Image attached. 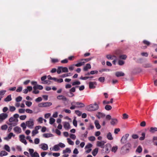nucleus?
Listing matches in <instances>:
<instances>
[{"label":"nucleus","instance_id":"obj_24","mask_svg":"<svg viewBox=\"0 0 157 157\" xmlns=\"http://www.w3.org/2000/svg\"><path fill=\"white\" fill-rule=\"evenodd\" d=\"M75 102L74 101H73L71 103V104L72 106L70 107V109H75V108H77L76 105H75Z\"/></svg>","mask_w":157,"mask_h":157},{"label":"nucleus","instance_id":"obj_60","mask_svg":"<svg viewBox=\"0 0 157 157\" xmlns=\"http://www.w3.org/2000/svg\"><path fill=\"white\" fill-rule=\"evenodd\" d=\"M22 86H19L16 90V91L17 92H20L22 91Z\"/></svg>","mask_w":157,"mask_h":157},{"label":"nucleus","instance_id":"obj_39","mask_svg":"<svg viewBox=\"0 0 157 157\" xmlns=\"http://www.w3.org/2000/svg\"><path fill=\"white\" fill-rule=\"evenodd\" d=\"M62 71L63 72H68V70L67 67H62Z\"/></svg>","mask_w":157,"mask_h":157},{"label":"nucleus","instance_id":"obj_10","mask_svg":"<svg viewBox=\"0 0 157 157\" xmlns=\"http://www.w3.org/2000/svg\"><path fill=\"white\" fill-rule=\"evenodd\" d=\"M57 98L59 100H62L64 101H67V98L64 96L63 95H58L57 97Z\"/></svg>","mask_w":157,"mask_h":157},{"label":"nucleus","instance_id":"obj_17","mask_svg":"<svg viewBox=\"0 0 157 157\" xmlns=\"http://www.w3.org/2000/svg\"><path fill=\"white\" fill-rule=\"evenodd\" d=\"M98 150V148H96L94 149L92 152V154L94 156H95L97 154Z\"/></svg>","mask_w":157,"mask_h":157},{"label":"nucleus","instance_id":"obj_30","mask_svg":"<svg viewBox=\"0 0 157 157\" xmlns=\"http://www.w3.org/2000/svg\"><path fill=\"white\" fill-rule=\"evenodd\" d=\"M14 130L15 132H18V133H20L21 131V128H20L17 127H15L14 128Z\"/></svg>","mask_w":157,"mask_h":157},{"label":"nucleus","instance_id":"obj_51","mask_svg":"<svg viewBox=\"0 0 157 157\" xmlns=\"http://www.w3.org/2000/svg\"><path fill=\"white\" fill-rule=\"evenodd\" d=\"M92 147V145L90 143L86 145L85 147V148L86 149V148L90 149Z\"/></svg>","mask_w":157,"mask_h":157},{"label":"nucleus","instance_id":"obj_37","mask_svg":"<svg viewBox=\"0 0 157 157\" xmlns=\"http://www.w3.org/2000/svg\"><path fill=\"white\" fill-rule=\"evenodd\" d=\"M13 135V133L12 132L10 133L9 134L8 136L7 137H6L4 138V139L5 140H7V138H9V139H10L12 137Z\"/></svg>","mask_w":157,"mask_h":157},{"label":"nucleus","instance_id":"obj_43","mask_svg":"<svg viewBox=\"0 0 157 157\" xmlns=\"http://www.w3.org/2000/svg\"><path fill=\"white\" fill-rule=\"evenodd\" d=\"M62 67H58L57 72L58 74H60L61 72L62 71Z\"/></svg>","mask_w":157,"mask_h":157},{"label":"nucleus","instance_id":"obj_35","mask_svg":"<svg viewBox=\"0 0 157 157\" xmlns=\"http://www.w3.org/2000/svg\"><path fill=\"white\" fill-rule=\"evenodd\" d=\"M117 149L118 147L117 146H113L112 148L111 151H112L115 153L117 151Z\"/></svg>","mask_w":157,"mask_h":157},{"label":"nucleus","instance_id":"obj_6","mask_svg":"<svg viewBox=\"0 0 157 157\" xmlns=\"http://www.w3.org/2000/svg\"><path fill=\"white\" fill-rule=\"evenodd\" d=\"M105 142L104 141H98L97 142V145L98 147H100L102 148H104L105 144Z\"/></svg>","mask_w":157,"mask_h":157},{"label":"nucleus","instance_id":"obj_41","mask_svg":"<svg viewBox=\"0 0 157 157\" xmlns=\"http://www.w3.org/2000/svg\"><path fill=\"white\" fill-rule=\"evenodd\" d=\"M38 132V131L36 129H35L32 132V136H34Z\"/></svg>","mask_w":157,"mask_h":157},{"label":"nucleus","instance_id":"obj_46","mask_svg":"<svg viewBox=\"0 0 157 157\" xmlns=\"http://www.w3.org/2000/svg\"><path fill=\"white\" fill-rule=\"evenodd\" d=\"M81 84V82L80 81H75L73 82L72 83V86H75V85H80Z\"/></svg>","mask_w":157,"mask_h":157},{"label":"nucleus","instance_id":"obj_55","mask_svg":"<svg viewBox=\"0 0 157 157\" xmlns=\"http://www.w3.org/2000/svg\"><path fill=\"white\" fill-rule=\"evenodd\" d=\"M17 119L14 118V117H11L9 119V121L10 122H13L15 121Z\"/></svg>","mask_w":157,"mask_h":157},{"label":"nucleus","instance_id":"obj_40","mask_svg":"<svg viewBox=\"0 0 157 157\" xmlns=\"http://www.w3.org/2000/svg\"><path fill=\"white\" fill-rule=\"evenodd\" d=\"M141 135L142 136L140 137L139 139L140 140H144L145 139V134L144 132H143L142 133Z\"/></svg>","mask_w":157,"mask_h":157},{"label":"nucleus","instance_id":"obj_22","mask_svg":"<svg viewBox=\"0 0 157 157\" xmlns=\"http://www.w3.org/2000/svg\"><path fill=\"white\" fill-rule=\"evenodd\" d=\"M71 150L69 148H67L65 150H63V154H64L66 153H70L71 152Z\"/></svg>","mask_w":157,"mask_h":157},{"label":"nucleus","instance_id":"obj_26","mask_svg":"<svg viewBox=\"0 0 157 157\" xmlns=\"http://www.w3.org/2000/svg\"><path fill=\"white\" fill-rule=\"evenodd\" d=\"M117 123V120L116 119H112L110 122L111 124L112 125H114Z\"/></svg>","mask_w":157,"mask_h":157},{"label":"nucleus","instance_id":"obj_44","mask_svg":"<svg viewBox=\"0 0 157 157\" xmlns=\"http://www.w3.org/2000/svg\"><path fill=\"white\" fill-rule=\"evenodd\" d=\"M44 103L45 107H49L52 104V103L50 102H44Z\"/></svg>","mask_w":157,"mask_h":157},{"label":"nucleus","instance_id":"obj_4","mask_svg":"<svg viewBox=\"0 0 157 157\" xmlns=\"http://www.w3.org/2000/svg\"><path fill=\"white\" fill-rule=\"evenodd\" d=\"M129 136L128 134H126L125 135L123 136L121 140V142L122 144H124L126 142L127 139Z\"/></svg>","mask_w":157,"mask_h":157},{"label":"nucleus","instance_id":"obj_11","mask_svg":"<svg viewBox=\"0 0 157 157\" xmlns=\"http://www.w3.org/2000/svg\"><path fill=\"white\" fill-rule=\"evenodd\" d=\"M115 75L117 77H119L120 76H123L125 74L124 73L121 71H117L115 73Z\"/></svg>","mask_w":157,"mask_h":157},{"label":"nucleus","instance_id":"obj_48","mask_svg":"<svg viewBox=\"0 0 157 157\" xmlns=\"http://www.w3.org/2000/svg\"><path fill=\"white\" fill-rule=\"evenodd\" d=\"M8 128V126L6 124L2 125L1 127V129L2 130H6Z\"/></svg>","mask_w":157,"mask_h":157},{"label":"nucleus","instance_id":"obj_63","mask_svg":"<svg viewBox=\"0 0 157 157\" xmlns=\"http://www.w3.org/2000/svg\"><path fill=\"white\" fill-rule=\"evenodd\" d=\"M26 117V116L25 115H21L20 117V119L22 120H24Z\"/></svg>","mask_w":157,"mask_h":157},{"label":"nucleus","instance_id":"obj_13","mask_svg":"<svg viewBox=\"0 0 157 157\" xmlns=\"http://www.w3.org/2000/svg\"><path fill=\"white\" fill-rule=\"evenodd\" d=\"M91 68V66L90 64L87 63V64L86 66H85L83 68V70L84 71H87L88 69H90Z\"/></svg>","mask_w":157,"mask_h":157},{"label":"nucleus","instance_id":"obj_64","mask_svg":"<svg viewBox=\"0 0 157 157\" xmlns=\"http://www.w3.org/2000/svg\"><path fill=\"white\" fill-rule=\"evenodd\" d=\"M58 145L59 147H61V148L64 147L65 146V145L64 144L61 143H59L58 144Z\"/></svg>","mask_w":157,"mask_h":157},{"label":"nucleus","instance_id":"obj_20","mask_svg":"<svg viewBox=\"0 0 157 157\" xmlns=\"http://www.w3.org/2000/svg\"><path fill=\"white\" fill-rule=\"evenodd\" d=\"M12 100L11 95H8L5 99L4 101L6 102L10 101Z\"/></svg>","mask_w":157,"mask_h":157},{"label":"nucleus","instance_id":"obj_59","mask_svg":"<svg viewBox=\"0 0 157 157\" xmlns=\"http://www.w3.org/2000/svg\"><path fill=\"white\" fill-rule=\"evenodd\" d=\"M42 100V99L41 97H39L35 99V101L38 102L41 101Z\"/></svg>","mask_w":157,"mask_h":157},{"label":"nucleus","instance_id":"obj_5","mask_svg":"<svg viewBox=\"0 0 157 157\" xmlns=\"http://www.w3.org/2000/svg\"><path fill=\"white\" fill-rule=\"evenodd\" d=\"M97 84L95 82H89V88L90 89H94L96 87Z\"/></svg>","mask_w":157,"mask_h":157},{"label":"nucleus","instance_id":"obj_25","mask_svg":"<svg viewBox=\"0 0 157 157\" xmlns=\"http://www.w3.org/2000/svg\"><path fill=\"white\" fill-rule=\"evenodd\" d=\"M71 75V74L70 73L64 74L63 75H62L59 76L61 78H64L65 77H68L69 76Z\"/></svg>","mask_w":157,"mask_h":157},{"label":"nucleus","instance_id":"obj_1","mask_svg":"<svg viewBox=\"0 0 157 157\" xmlns=\"http://www.w3.org/2000/svg\"><path fill=\"white\" fill-rule=\"evenodd\" d=\"M99 108L98 105L96 103L94 104H91L86 107V109L90 111H95Z\"/></svg>","mask_w":157,"mask_h":157},{"label":"nucleus","instance_id":"obj_34","mask_svg":"<svg viewBox=\"0 0 157 157\" xmlns=\"http://www.w3.org/2000/svg\"><path fill=\"white\" fill-rule=\"evenodd\" d=\"M142 150V149L141 147L140 146H139L137 148L136 151L137 152H138L139 153H141Z\"/></svg>","mask_w":157,"mask_h":157},{"label":"nucleus","instance_id":"obj_31","mask_svg":"<svg viewBox=\"0 0 157 157\" xmlns=\"http://www.w3.org/2000/svg\"><path fill=\"white\" fill-rule=\"evenodd\" d=\"M107 137L108 139L110 140H112L113 139L111 133L110 132L108 133Z\"/></svg>","mask_w":157,"mask_h":157},{"label":"nucleus","instance_id":"obj_27","mask_svg":"<svg viewBox=\"0 0 157 157\" xmlns=\"http://www.w3.org/2000/svg\"><path fill=\"white\" fill-rule=\"evenodd\" d=\"M84 64V62L81 61L78 63H77L75 65V66L77 67H80Z\"/></svg>","mask_w":157,"mask_h":157},{"label":"nucleus","instance_id":"obj_21","mask_svg":"<svg viewBox=\"0 0 157 157\" xmlns=\"http://www.w3.org/2000/svg\"><path fill=\"white\" fill-rule=\"evenodd\" d=\"M8 153L5 151H2L0 152V156L1 157L7 155Z\"/></svg>","mask_w":157,"mask_h":157},{"label":"nucleus","instance_id":"obj_29","mask_svg":"<svg viewBox=\"0 0 157 157\" xmlns=\"http://www.w3.org/2000/svg\"><path fill=\"white\" fill-rule=\"evenodd\" d=\"M93 58V57H92L91 58H88L87 59H82L81 60V61H83L84 62V63L87 62H88L90 60Z\"/></svg>","mask_w":157,"mask_h":157},{"label":"nucleus","instance_id":"obj_42","mask_svg":"<svg viewBox=\"0 0 157 157\" xmlns=\"http://www.w3.org/2000/svg\"><path fill=\"white\" fill-rule=\"evenodd\" d=\"M26 124L25 123L23 122L22 123L21 125V126L23 128V129L24 130L26 128Z\"/></svg>","mask_w":157,"mask_h":157},{"label":"nucleus","instance_id":"obj_14","mask_svg":"<svg viewBox=\"0 0 157 157\" xmlns=\"http://www.w3.org/2000/svg\"><path fill=\"white\" fill-rule=\"evenodd\" d=\"M94 124L96 128L99 129L101 128V125L99 123V122L98 120H95L94 121Z\"/></svg>","mask_w":157,"mask_h":157},{"label":"nucleus","instance_id":"obj_45","mask_svg":"<svg viewBox=\"0 0 157 157\" xmlns=\"http://www.w3.org/2000/svg\"><path fill=\"white\" fill-rule=\"evenodd\" d=\"M67 142L68 144L71 145H73L74 144V142L72 141L70 138L67 139Z\"/></svg>","mask_w":157,"mask_h":157},{"label":"nucleus","instance_id":"obj_62","mask_svg":"<svg viewBox=\"0 0 157 157\" xmlns=\"http://www.w3.org/2000/svg\"><path fill=\"white\" fill-rule=\"evenodd\" d=\"M70 137L73 140H75L76 139V136L75 134H71L70 135Z\"/></svg>","mask_w":157,"mask_h":157},{"label":"nucleus","instance_id":"obj_23","mask_svg":"<svg viewBox=\"0 0 157 157\" xmlns=\"http://www.w3.org/2000/svg\"><path fill=\"white\" fill-rule=\"evenodd\" d=\"M59 149V147L58 144L55 145L53 148V150L55 151H58Z\"/></svg>","mask_w":157,"mask_h":157},{"label":"nucleus","instance_id":"obj_19","mask_svg":"<svg viewBox=\"0 0 157 157\" xmlns=\"http://www.w3.org/2000/svg\"><path fill=\"white\" fill-rule=\"evenodd\" d=\"M53 136V134L51 133H45L43 134V136L46 138H49Z\"/></svg>","mask_w":157,"mask_h":157},{"label":"nucleus","instance_id":"obj_7","mask_svg":"<svg viewBox=\"0 0 157 157\" xmlns=\"http://www.w3.org/2000/svg\"><path fill=\"white\" fill-rule=\"evenodd\" d=\"M20 139V141L22 143L24 144L25 145L27 144L26 140L25 139V136L24 135H21L19 136Z\"/></svg>","mask_w":157,"mask_h":157},{"label":"nucleus","instance_id":"obj_61","mask_svg":"<svg viewBox=\"0 0 157 157\" xmlns=\"http://www.w3.org/2000/svg\"><path fill=\"white\" fill-rule=\"evenodd\" d=\"M29 151L31 156H32L34 153V150L32 149H29Z\"/></svg>","mask_w":157,"mask_h":157},{"label":"nucleus","instance_id":"obj_56","mask_svg":"<svg viewBox=\"0 0 157 157\" xmlns=\"http://www.w3.org/2000/svg\"><path fill=\"white\" fill-rule=\"evenodd\" d=\"M16 109V108L13 106H10V110L11 112H13Z\"/></svg>","mask_w":157,"mask_h":157},{"label":"nucleus","instance_id":"obj_58","mask_svg":"<svg viewBox=\"0 0 157 157\" xmlns=\"http://www.w3.org/2000/svg\"><path fill=\"white\" fill-rule=\"evenodd\" d=\"M89 140L91 141H94L95 140V138L94 136H91L89 137Z\"/></svg>","mask_w":157,"mask_h":157},{"label":"nucleus","instance_id":"obj_18","mask_svg":"<svg viewBox=\"0 0 157 157\" xmlns=\"http://www.w3.org/2000/svg\"><path fill=\"white\" fill-rule=\"evenodd\" d=\"M41 148L44 150H46L48 149V146L47 144H41Z\"/></svg>","mask_w":157,"mask_h":157},{"label":"nucleus","instance_id":"obj_15","mask_svg":"<svg viewBox=\"0 0 157 157\" xmlns=\"http://www.w3.org/2000/svg\"><path fill=\"white\" fill-rule=\"evenodd\" d=\"M33 90H36L38 89L39 90H41L43 89V87L42 86L40 85H36V86H34L33 87Z\"/></svg>","mask_w":157,"mask_h":157},{"label":"nucleus","instance_id":"obj_57","mask_svg":"<svg viewBox=\"0 0 157 157\" xmlns=\"http://www.w3.org/2000/svg\"><path fill=\"white\" fill-rule=\"evenodd\" d=\"M105 80V78L104 77H100L98 78L99 81L100 82H103Z\"/></svg>","mask_w":157,"mask_h":157},{"label":"nucleus","instance_id":"obj_54","mask_svg":"<svg viewBox=\"0 0 157 157\" xmlns=\"http://www.w3.org/2000/svg\"><path fill=\"white\" fill-rule=\"evenodd\" d=\"M25 104L28 107H30L32 105V102L30 101H26L25 102Z\"/></svg>","mask_w":157,"mask_h":157},{"label":"nucleus","instance_id":"obj_49","mask_svg":"<svg viewBox=\"0 0 157 157\" xmlns=\"http://www.w3.org/2000/svg\"><path fill=\"white\" fill-rule=\"evenodd\" d=\"M22 100V97L19 96L16 98V101L17 102H18L21 101Z\"/></svg>","mask_w":157,"mask_h":157},{"label":"nucleus","instance_id":"obj_3","mask_svg":"<svg viewBox=\"0 0 157 157\" xmlns=\"http://www.w3.org/2000/svg\"><path fill=\"white\" fill-rule=\"evenodd\" d=\"M8 117V114L5 113H2L0 114V123L2 122Z\"/></svg>","mask_w":157,"mask_h":157},{"label":"nucleus","instance_id":"obj_33","mask_svg":"<svg viewBox=\"0 0 157 157\" xmlns=\"http://www.w3.org/2000/svg\"><path fill=\"white\" fill-rule=\"evenodd\" d=\"M4 149L7 151L10 152V150L9 146L7 145H4Z\"/></svg>","mask_w":157,"mask_h":157},{"label":"nucleus","instance_id":"obj_12","mask_svg":"<svg viewBox=\"0 0 157 157\" xmlns=\"http://www.w3.org/2000/svg\"><path fill=\"white\" fill-rule=\"evenodd\" d=\"M105 115L100 112H98L97 114L96 115V117L98 119H100L101 118H103L105 117Z\"/></svg>","mask_w":157,"mask_h":157},{"label":"nucleus","instance_id":"obj_38","mask_svg":"<svg viewBox=\"0 0 157 157\" xmlns=\"http://www.w3.org/2000/svg\"><path fill=\"white\" fill-rule=\"evenodd\" d=\"M105 108L106 110L109 111L110 110L112 109V107L111 105H106L105 106Z\"/></svg>","mask_w":157,"mask_h":157},{"label":"nucleus","instance_id":"obj_8","mask_svg":"<svg viewBox=\"0 0 157 157\" xmlns=\"http://www.w3.org/2000/svg\"><path fill=\"white\" fill-rule=\"evenodd\" d=\"M110 147V144H107L105 145V152L106 153L108 154L109 152V149Z\"/></svg>","mask_w":157,"mask_h":157},{"label":"nucleus","instance_id":"obj_47","mask_svg":"<svg viewBox=\"0 0 157 157\" xmlns=\"http://www.w3.org/2000/svg\"><path fill=\"white\" fill-rule=\"evenodd\" d=\"M143 42L144 44L147 46H149L150 44V43L149 41L146 40H144Z\"/></svg>","mask_w":157,"mask_h":157},{"label":"nucleus","instance_id":"obj_32","mask_svg":"<svg viewBox=\"0 0 157 157\" xmlns=\"http://www.w3.org/2000/svg\"><path fill=\"white\" fill-rule=\"evenodd\" d=\"M150 132L152 133H154L155 132L157 131V128L151 127L150 130Z\"/></svg>","mask_w":157,"mask_h":157},{"label":"nucleus","instance_id":"obj_53","mask_svg":"<svg viewBox=\"0 0 157 157\" xmlns=\"http://www.w3.org/2000/svg\"><path fill=\"white\" fill-rule=\"evenodd\" d=\"M32 157H39V154L36 152L33 153Z\"/></svg>","mask_w":157,"mask_h":157},{"label":"nucleus","instance_id":"obj_36","mask_svg":"<svg viewBox=\"0 0 157 157\" xmlns=\"http://www.w3.org/2000/svg\"><path fill=\"white\" fill-rule=\"evenodd\" d=\"M113 57L116 58V56H111L110 55H106V58L108 59H113Z\"/></svg>","mask_w":157,"mask_h":157},{"label":"nucleus","instance_id":"obj_9","mask_svg":"<svg viewBox=\"0 0 157 157\" xmlns=\"http://www.w3.org/2000/svg\"><path fill=\"white\" fill-rule=\"evenodd\" d=\"M75 104L77 108H82L85 106V105L83 103L79 102H75Z\"/></svg>","mask_w":157,"mask_h":157},{"label":"nucleus","instance_id":"obj_16","mask_svg":"<svg viewBox=\"0 0 157 157\" xmlns=\"http://www.w3.org/2000/svg\"><path fill=\"white\" fill-rule=\"evenodd\" d=\"M64 128L66 129H69L70 128V125L68 122H65L63 125Z\"/></svg>","mask_w":157,"mask_h":157},{"label":"nucleus","instance_id":"obj_2","mask_svg":"<svg viewBox=\"0 0 157 157\" xmlns=\"http://www.w3.org/2000/svg\"><path fill=\"white\" fill-rule=\"evenodd\" d=\"M26 124L29 128H32L34 125V121L33 119H30L29 121L26 122Z\"/></svg>","mask_w":157,"mask_h":157},{"label":"nucleus","instance_id":"obj_52","mask_svg":"<svg viewBox=\"0 0 157 157\" xmlns=\"http://www.w3.org/2000/svg\"><path fill=\"white\" fill-rule=\"evenodd\" d=\"M51 61L52 63H55L58 62H59V60L57 59L52 58L51 59Z\"/></svg>","mask_w":157,"mask_h":157},{"label":"nucleus","instance_id":"obj_28","mask_svg":"<svg viewBox=\"0 0 157 157\" xmlns=\"http://www.w3.org/2000/svg\"><path fill=\"white\" fill-rule=\"evenodd\" d=\"M153 142L154 145H157V136H154L153 137Z\"/></svg>","mask_w":157,"mask_h":157},{"label":"nucleus","instance_id":"obj_50","mask_svg":"<svg viewBox=\"0 0 157 157\" xmlns=\"http://www.w3.org/2000/svg\"><path fill=\"white\" fill-rule=\"evenodd\" d=\"M55 121V120L54 118H51L50 119L49 123L50 124H52L54 123Z\"/></svg>","mask_w":157,"mask_h":157}]
</instances>
